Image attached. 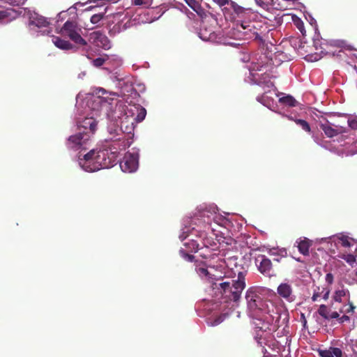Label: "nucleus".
<instances>
[{
	"mask_svg": "<svg viewBox=\"0 0 357 357\" xmlns=\"http://www.w3.org/2000/svg\"><path fill=\"white\" fill-rule=\"evenodd\" d=\"M217 211L218 208L214 204H202L197 206L193 215L183 218L179 238L183 241L190 235L202 236V233H211L219 245H231V240L223 236L222 231H218L215 226L228 228L233 225L231 220L218 213Z\"/></svg>",
	"mask_w": 357,
	"mask_h": 357,
	"instance_id": "1",
	"label": "nucleus"
},
{
	"mask_svg": "<svg viewBox=\"0 0 357 357\" xmlns=\"http://www.w3.org/2000/svg\"><path fill=\"white\" fill-rule=\"evenodd\" d=\"M297 19L292 13L278 11L270 17H264L253 11L243 12L238 20V26L234 34L244 37L243 39L263 41L264 38L271 31L283 23L289 24Z\"/></svg>",
	"mask_w": 357,
	"mask_h": 357,
	"instance_id": "2",
	"label": "nucleus"
},
{
	"mask_svg": "<svg viewBox=\"0 0 357 357\" xmlns=\"http://www.w3.org/2000/svg\"><path fill=\"white\" fill-rule=\"evenodd\" d=\"M263 292V289L252 287L247 290L245 294L247 312L259 330L268 328L274 321L275 316L278 315L275 305L265 298Z\"/></svg>",
	"mask_w": 357,
	"mask_h": 357,
	"instance_id": "3",
	"label": "nucleus"
},
{
	"mask_svg": "<svg viewBox=\"0 0 357 357\" xmlns=\"http://www.w3.org/2000/svg\"><path fill=\"white\" fill-rule=\"evenodd\" d=\"M109 95L116 96V93H108L104 89H99L96 92V95L87 93L85 96L79 93L76 97V107L79 110L82 108L83 114L98 116L102 112H105L109 118H112V114L107 112L110 109V105L113 104L114 98L105 96Z\"/></svg>",
	"mask_w": 357,
	"mask_h": 357,
	"instance_id": "4",
	"label": "nucleus"
},
{
	"mask_svg": "<svg viewBox=\"0 0 357 357\" xmlns=\"http://www.w3.org/2000/svg\"><path fill=\"white\" fill-rule=\"evenodd\" d=\"M146 115V110L139 104H132L126 100V103L117 102L112 119H116V123H120L119 130L127 134H131L134 130L135 124L142 121Z\"/></svg>",
	"mask_w": 357,
	"mask_h": 357,
	"instance_id": "5",
	"label": "nucleus"
},
{
	"mask_svg": "<svg viewBox=\"0 0 357 357\" xmlns=\"http://www.w3.org/2000/svg\"><path fill=\"white\" fill-rule=\"evenodd\" d=\"M78 165L82 169L87 172H94L101 169H109L115 164V155H109L107 149H91L89 152L77 155Z\"/></svg>",
	"mask_w": 357,
	"mask_h": 357,
	"instance_id": "6",
	"label": "nucleus"
},
{
	"mask_svg": "<svg viewBox=\"0 0 357 357\" xmlns=\"http://www.w3.org/2000/svg\"><path fill=\"white\" fill-rule=\"evenodd\" d=\"M271 61H272V64H275L272 57L261 54L258 58L253 57L251 64L248 67L250 75L248 77V79L249 82L261 86L265 90V93L270 92L271 89L275 91V88L267 75H259L257 71L262 70Z\"/></svg>",
	"mask_w": 357,
	"mask_h": 357,
	"instance_id": "7",
	"label": "nucleus"
},
{
	"mask_svg": "<svg viewBox=\"0 0 357 357\" xmlns=\"http://www.w3.org/2000/svg\"><path fill=\"white\" fill-rule=\"evenodd\" d=\"M216 288L220 289V293L223 297L227 298L228 301H238L241 293L245 288V273L239 271L238 273L237 280H232L229 282L214 284Z\"/></svg>",
	"mask_w": 357,
	"mask_h": 357,
	"instance_id": "8",
	"label": "nucleus"
},
{
	"mask_svg": "<svg viewBox=\"0 0 357 357\" xmlns=\"http://www.w3.org/2000/svg\"><path fill=\"white\" fill-rule=\"evenodd\" d=\"M198 36L201 40L206 42H211L214 43H219L223 45H228L233 47H238L243 43L240 42L242 40H248L249 39H236L230 37L229 31L227 36H223L220 31H215L211 26L204 24L201 26Z\"/></svg>",
	"mask_w": 357,
	"mask_h": 357,
	"instance_id": "9",
	"label": "nucleus"
},
{
	"mask_svg": "<svg viewBox=\"0 0 357 357\" xmlns=\"http://www.w3.org/2000/svg\"><path fill=\"white\" fill-rule=\"evenodd\" d=\"M296 245H312L321 244H330L334 245H352L357 244V239L349 237L344 233H339L337 234L331 236L326 238H316L315 240H310L306 237H301L296 241Z\"/></svg>",
	"mask_w": 357,
	"mask_h": 357,
	"instance_id": "10",
	"label": "nucleus"
},
{
	"mask_svg": "<svg viewBox=\"0 0 357 357\" xmlns=\"http://www.w3.org/2000/svg\"><path fill=\"white\" fill-rule=\"evenodd\" d=\"M215 3L219 4L220 6H225L222 8L224 16L227 20L234 22V27L229 31V36L231 38L236 39H243L244 37L236 36V34H234L236 32V29L238 28L240 16L243 12L251 11L250 10L244 9L242 7L238 6L234 2L229 0H213Z\"/></svg>",
	"mask_w": 357,
	"mask_h": 357,
	"instance_id": "11",
	"label": "nucleus"
},
{
	"mask_svg": "<svg viewBox=\"0 0 357 357\" xmlns=\"http://www.w3.org/2000/svg\"><path fill=\"white\" fill-rule=\"evenodd\" d=\"M24 15L29 16V29L33 36L47 35L51 32L50 22L47 18L35 12L24 8Z\"/></svg>",
	"mask_w": 357,
	"mask_h": 357,
	"instance_id": "12",
	"label": "nucleus"
},
{
	"mask_svg": "<svg viewBox=\"0 0 357 357\" xmlns=\"http://www.w3.org/2000/svg\"><path fill=\"white\" fill-rule=\"evenodd\" d=\"M91 139V137L89 136V134L78 131L77 133L70 135L67 139L66 145L68 150L77 151V155H79L89 149Z\"/></svg>",
	"mask_w": 357,
	"mask_h": 357,
	"instance_id": "13",
	"label": "nucleus"
},
{
	"mask_svg": "<svg viewBox=\"0 0 357 357\" xmlns=\"http://www.w3.org/2000/svg\"><path fill=\"white\" fill-rule=\"evenodd\" d=\"M60 33L68 36L78 45H86V41L82 37V29L75 22L67 20L60 30Z\"/></svg>",
	"mask_w": 357,
	"mask_h": 357,
	"instance_id": "14",
	"label": "nucleus"
},
{
	"mask_svg": "<svg viewBox=\"0 0 357 357\" xmlns=\"http://www.w3.org/2000/svg\"><path fill=\"white\" fill-rule=\"evenodd\" d=\"M119 128H114L113 129L110 126L108 127V130L110 135L116 134V135H122V134H120L119 132H121L123 133L122 131L119 130ZM125 132H123L124 134ZM128 136H126L125 135H123L122 137H119L115 139H113V137H111L109 140L113 141L114 144H112L113 148L110 149V153H109V155H111L112 153L114 154L115 158H116V153L119 151L124 150L126 148H128L132 143V140L130 137L131 134H128Z\"/></svg>",
	"mask_w": 357,
	"mask_h": 357,
	"instance_id": "15",
	"label": "nucleus"
},
{
	"mask_svg": "<svg viewBox=\"0 0 357 357\" xmlns=\"http://www.w3.org/2000/svg\"><path fill=\"white\" fill-rule=\"evenodd\" d=\"M119 165L123 172L133 173L136 172L139 167V150L132 149V152H127Z\"/></svg>",
	"mask_w": 357,
	"mask_h": 357,
	"instance_id": "16",
	"label": "nucleus"
},
{
	"mask_svg": "<svg viewBox=\"0 0 357 357\" xmlns=\"http://www.w3.org/2000/svg\"><path fill=\"white\" fill-rule=\"evenodd\" d=\"M84 118L79 117L77 121V130L84 134H89V136L92 137L96 130L97 122L95 116L86 114Z\"/></svg>",
	"mask_w": 357,
	"mask_h": 357,
	"instance_id": "17",
	"label": "nucleus"
},
{
	"mask_svg": "<svg viewBox=\"0 0 357 357\" xmlns=\"http://www.w3.org/2000/svg\"><path fill=\"white\" fill-rule=\"evenodd\" d=\"M89 41L93 45L105 50H109L111 47V43L108 38L99 31L91 33Z\"/></svg>",
	"mask_w": 357,
	"mask_h": 357,
	"instance_id": "18",
	"label": "nucleus"
},
{
	"mask_svg": "<svg viewBox=\"0 0 357 357\" xmlns=\"http://www.w3.org/2000/svg\"><path fill=\"white\" fill-rule=\"evenodd\" d=\"M319 127L328 137H333L339 134H343L347 131L346 128L335 125L328 121L320 122Z\"/></svg>",
	"mask_w": 357,
	"mask_h": 357,
	"instance_id": "19",
	"label": "nucleus"
},
{
	"mask_svg": "<svg viewBox=\"0 0 357 357\" xmlns=\"http://www.w3.org/2000/svg\"><path fill=\"white\" fill-rule=\"evenodd\" d=\"M277 292L278 296L286 301L290 303L295 301L292 286L289 282H282L280 284L278 287Z\"/></svg>",
	"mask_w": 357,
	"mask_h": 357,
	"instance_id": "20",
	"label": "nucleus"
},
{
	"mask_svg": "<svg viewBox=\"0 0 357 357\" xmlns=\"http://www.w3.org/2000/svg\"><path fill=\"white\" fill-rule=\"evenodd\" d=\"M22 13V10L7 8L0 10V24H7Z\"/></svg>",
	"mask_w": 357,
	"mask_h": 357,
	"instance_id": "21",
	"label": "nucleus"
},
{
	"mask_svg": "<svg viewBox=\"0 0 357 357\" xmlns=\"http://www.w3.org/2000/svg\"><path fill=\"white\" fill-rule=\"evenodd\" d=\"M318 354L321 357H342V351L337 347H331L328 349H319Z\"/></svg>",
	"mask_w": 357,
	"mask_h": 357,
	"instance_id": "22",
	"label": "nucleus"
},
{
	"mask_svg": "<svg viewBox=\"0 0 357 357\" xmlns=\"http://www.w3.org/2000/svg\"><path fill=\"white\" fill-rule=\"evenodd\" d=\"M318 314L324 319L329 320L332 319H339L340 314L339 312L337 311H333L331 313H329V310L328 308V306L326 305H321L320 307L318 308Z\"/></svg>",
	"mask_w": 357,
	"mask_h": 357,
	"instance_id": "23",
	"label": "nucleus"
},
{
	"mask_svg": "<svg viewBox=\"0 0 357 357\" xmlns=\"http://www.w3.org/2000/svg\"><path fill=\"white\" fill-rule=\"evenodd\" d=\"M136 19L134 18L132 20H128L126 22H122L121 24H117L114 25V26L110 29L111 33H116L121 31H123L128 28L135 25L137 23L135 22Z\"/></svg>",
	"mask_w": 357,
	"mask_h": 357,
	"instance_id": "24",
	"label": "nucleus"
},
{
	"mask_svg": "<svg viewBox=\"0 0 357 357\" xmlns=\"http://www.w3.org/2000/svg\"><path fill=\"white\" fill-rule=\"evenodd\" d=\"M52 40L56 47L63 50H69L73 49L74 47V46L70 42L61 39L58 36H53Z\"/></svg>",
	"mask_w": 357,
	"mask_h": 357,
	"instance_id": "25",
	"label": "nucleus"
},
{
	"mask_svg": "<svg viewBox=\"0 0 357 357\" xmlns=\"http://www.w3.org/2000/svg\"><path fill=\"white\" fill-rule=\"evenodd\" d=\"M343 298H347V301H350V292L347 289L342 288L341 289L336 290L335 291V294L333 296V301L339 303L342 302Z\"/></svg>",
	"mask_w": 357,
	"mask_h": 357,
	"instance_id": "26",
	"label": "nucleus"
},
{
	"mask_svg": "<svg viewBox=\"0 0 357 357\" xmlns=\"http://www.w3.org/2000/svg\"><path fill=\"white\" fill-rule=\"evenodd\" d=\"M257 100L259 102H261L263 105L267 107L268 108H269L270 109H271L272 111H274V112H277L275 110V107L273 106L274 105V103H273V100L271 98H269V97L268 96H266V94H264V95H261V96H258L257 97Z\"/></svg>",
	"mask_w": 357,
	"mask_h": 357,
	"instance_id": "27",
	"label": "nucleus"
},
{
	"mask_svg": "<svg viewBox=\"0 0 357 357\" xmlns=\"http://www.w3.org/2000/svg\"><path fill=\"white\" fill-rule=\"evenodd\" d=\"M328 43L331 46L343 47V48H346L347 50L351 49L350 45H347L346 42L344 40H331L329 42H328L326 40H324V42L321 43V45H328Z\"/></svg>",
	"mask_w": 357,
	"mask_h": 357,
	"instance_id": "28",
	"label": "nucleus"
},
{
	"mask_svg": "<svg viewBox=\"0 0 357 357\" xmlns=\"http://www.w3.org/2000/svg\"><path fill=\"white\" fill-rule=\"evenodd\" d=\"M259 269L261 273L264 274H268L271 269V260L267 259H263L262 261H261L260 262Z\"/></svg>",
	"mask_w": 357,
	"mask_h": 357,
	"instance_id": "29",
	"label": "nucleus"
},
{
	"mask_svg": "<svg viewBox=\"0 0 357 357\" xmlns=\"http://www.w3.org/2000/svg\"><path fill=\"white\" fill-rule=\"evenodd\" d=\"M279 102L284 105L289 107H295L297 104V101L295 100V98L290 95H287L280 98Z\"/></svg>",
	"mask_w": 357,
	"mask_h": 357,
	"instance_id": "30",
	"label": "nucleus"
},
{
	"mask_svg": "<svg viewBox=\"0 0 357 357\" xmlns=\"http://www.w3.org/2000/svg\"><path fill=\"white\" fill-rule=\"evenodd\" d=\"M107 64H112L114 68H116L122 64L121 59L116 55L107 56Z\"/></svg>",
	"mask_w": 357,
	"mask_h": 357,
	"instance_id": "31",
	"label": "nucleus"
},
{
	"mask_svg": "<svg viewBox=\"0 0 357 357\" xmlns=\"http://www.w3.org/2000/svg\"><path fill=\"white\" fill-rule=\"evenodd\" d=\"M84 4L83 3H76L75 4H74L73 6H71L70 8H68V10H67V12H69L70 13H73V14H75L76 13V10H77V6H83ZM66 11H61L60 12L57 17H58V21L59 20H63V18H64V15H66Z\"/></svg>",
	"mask_w": 357,
	"mask_h": 357,
	"instance_id": "32",
	"label": "nucleus"
},
{
	"mask_svg": "<svg viewBox=\"0 0 357 357\" xmlns=\"http://www.w3.org/2000/svg\"><path fill=\"white\" fill-rule=\"evenodd\" d=\"M339 257L344 259L350 266H353L356 262V258L353 254H340Z\"/></svg>",
	"mask_w": 357,
	"mask_h": 357,
	"instance_id": "33",
	"label": "nucleus"
},
{
	"mask_svg": "<svg viewBox=\"0 0 357 357\" xmlns=\"http://www.w3.org/2000/svg\"><path fill=\"white\" fill-rule=\"evenodd\" d=\"M294 122L305 132H311L310 126L306 121L303 120V119H297V120H294Z\"/></svg>",
	"mask_w": 357,
	"mask_h": 357,
	"instance_id": "34",
	"label": "nucleus"
},
{
	"mask_svg": "<svg viewBox=\"0 0 357 357\" xmlns=\"http://www.w3.org/2000/svg\"><path fill=\"white\" fill-rule=\"evenodd\" d=\"M278 247H272L270 248V255H275L279 254L281 257H284L287 255V252L284 248H282L281 250L278 249Z\"/></svg>",
	"mask_w": 357,
	"mask_h": 357,
	"instance_id": "35",
	"label": "nucleus"
},
{
	"mask_svg": "<svg viewBox=\"0 0 357 357\" xmlns=\"http://www.w3.org/2000/svg\"><path fill=\"white\" fill-rule=\"evenodd\" d=\"M347 123L351 129L357 130V116L349 115L347 119Z\"/></svg>",
	"mask_w": 357,
	"mask_h": 357,
	"instance_id": "36",
	"label": "nucleus"
},
{
	"mask_svg": "<svg viewBox=\"0 0 357 357\" xmlns=\"http://www.w3.org/2000/svg\"><path fill=\"white\" fill-rule=\"evenodd\" d=\"M92 63L96 67H100L104 63H107V56L105 57H98L92 61Z\"/></svg>",
	"mask_w": 357,
	"mask_h": 357,
	"instance_id": "37",
	"label": "nucleus"
},
{
	"mask_svg": "<svg viewBox=\"0 0 357 357\" xmlns=\"http://www.w3.org/2000/svg\"><path fill=\"white\" fill-rule=\"evenodd\" d=\"M132 3L135 6L149 7L152 4V0H132Z\"/></svg>",
	"mask_w": 357,
	"mask_h": 357,
	"instance_id": "38",
	"label": "nucleus"
},
{
	"mask_svg": "<svg viewBox=\"0 0 357 357\" xmlns=\"http://www.w3.org/2000/svg\"><path fill=\"white\" fill-rule=\"evenodd\" d=\"M294 24L297 26L298 29L301 32V33L304 36L305 33V30L304 28V24L303 21L297 17V19L294 21Z\"/></svg>",
	"mask_w": 357,
	"mask_h": 357,
	"instance_id": "39",
	"label": "nucleus"
},
{
	"mask_svg": "<svg viewBox=\"0 0 357 357\" xmlns=\"http://www.w3.org/2000/svg\"><path fill=\"white\" fill-rule=\"evenodd\" d=\"M180 255H181V257H183L184 259V260H186L188 261L192 262L195 259L194 255L184 252L183 250H181Z\"/></svg>",
	"mask_w": 357,
	"mask_h": 357,
	"instance_id": "40",
	"label": "nucleus"
},
{
	"mask_svg": "<svg viewBox=\"0 0 357 357\" xmlns=\"http://www.w3.org/2000/svg\"><path fill=\"white\" fill-rule=\"evenodd\" d=\"M347 304H349V307H347L344 310H343V308H340V312H344L349 314V313H353L354 312V309H356V307L354 305V303L350 300H349V303H347Z\"/></svg>",
	"mask_w": 357,
	"mask_h": 357,
	"instance_id": "41",
	"label": "nucleus"
},
{
	"mask_svg": "<svg viewBox=\"0 0 357 357\" xmlns=\"http://www.w3.org/2000/svg\"><path fill=\"white\" fill-rule=\"evenodd\" d=\"M255 1L261 6H275V0H255Z\"/></svg>",
	"mask_w": 357,
	"mask_h": 357,
	"instance_id": "42",
	"label": "nucleus"
},
{
	"mask_svg": "<svg viewBox=\"0 0 357 357\" xmlns=\"http://www.w3.org/2000/svg\"><path fill=\"white\" fill-rule=\"evenodd\" d=\"M103 18V14H95L91 17L90 21L92 24H98Z\"/></svg>",
	"mask_w": 357,
	"mask_h": 357,
	"instance_id": "43",
	"label": "nucleus"
},
{
	"mask_svg": "<svg viewBox=\"0 0 357 357\" xmlns=\"http://www.w3.org/2000/svg\"><path fill=\"white\" fill-rule=\"evenodd\" d=\"M26 0H7V3L13 6H20L23 5Z\"/></svg>",
	"mask_w": 357,
	"mask_h": 357,
	"instance_id": "44",
	"label": "nucleus"
},
{
	"mask_svg": "<svg viewBox=\"0 0 357 357\" xmlns=\"http://www.w3.org/2000/svg\"><path fill=\"white\" fill-rule=\"evenodd\" d=\"M297 248H298V250L301 254L305 255V256L310 255V250H309L310 248L309 247H297Z\"/></svg>",
	"mask_w": 357,
	"mask_h": 357,
	"instance_id": "45",
	"label": "nucleus"
},
{
	"mask_svg": "<svg viewBox=\"0 0 357 357\" xmlns=\"http://www.w3.org/2000/svg\"><path fill=\"white\" fill-rule=\"evenodd\" d=\"M325 280L328 284H332L333 282V275L332 273H327L325 276Z\"/></svg>",
	"mask_w": 357,
	"mask_h": 357,
	"instance_id": "46",
	"label": "nucleus"
},
{
	"mask_svg": "<svg viewBox=\"0 0 357 357\" xmlns=\"http://www.w3.org/2000/svg\"><path fill=\"white\" fill-rule=\"evenodd\" d=\"M350 317L347 314H343L342 316L340 317L338 319V321L340 324H343L346 321H349Z\"/></svg>",
	"mask_w": 357,
	"mask_h": 357,
	"instance_id": "47",
	"label": "nucleus"
},
{
	"mask_svg": "<svg viewBox=\"0 0 357 357\" xmlns=\"http://www.w3.org/2000/svg\"><path fill=\"white\" fill-rule=\"evenodd\" d=\"M278 57L279 61H284L286 59V56L283 53L277 52V54L274 56V59L276 60Z\"/></svg>",
	"mask_w": 357,
	"mask_h": 357,
	"instance_id": "48",
	"label": "nucleus"
},
{
	"mask_svg": "<svg viewBox=\"0 0 357 357\" xmlns=\"http://www.w3.org/2000/svg\"><path fill=\"white\" fill-rule=\"evenodd\" d=\"M185 2L188 5L191 7L193 10H195V7L197 6V2L195 0H185Z\"/></svg>",
	"mask_w": 357,
	"mask_h": 357,
	"instance_id": "49",
	"label": "nucleus"
},
{
	"mask_svg": "<svg viewBox=\"0 0 357 357\" xmlns=\"http://www.w3.org/2000/svg\"><path fill=\"white\" fill-rule=\"evenodd\" d=\"M253 238L251 236H247L245 238V245H254L256 243L252 242Z\"/></svg>",
	"mask_w": 357,
	"mask_h": 357,
	"instance_id": "50",
	"label": "nucleus"
},
{
	"mask_svg": "<svg viewBox=\"0 0 357 357\" xmlns=\"http://www.w3.org/2000/svg\"><path fill=\"white\" fill-rule=\"evenodd\" d=\"M309 22L311 25H314L317 26V22L314 18H313L311 15H309Z\"/></svg>",
	"mask_w": 357,
	"mask_h": 357,
	"instance_id": "51",
	"label": "nucleus"
},
{
	"mask_svg": "<svg viewBox=\"0 0 357 357\" xmlns=\"http://www.w3.org/2000/svg\"><path fill=\"white\" fill-rule=\"evenodd\" d=\"M199 274L207 275L208 271L206 270V268H199Z\"/></svg>",
	"mask_w": 357,
	"mask_h": 357,
	"instance_id": "52",
	"label": "nucleus"
},
{
	"mask_svg": "<svg viewBox=\"0 0 357 357\" xmlns=\"http://www.w3.org/2000/svg\"><path fill=\"white\" fill-rule=\"evenodd\" d=\"M320 296H321V294H319L318 292L314 293L313 296H312V301H317V298Z\"/></svg>",
	"mask_w": 357,
	"mask_h": 357,
	"instance_id": "53",
	"label": "nucleus"
},
{
	"mask_svg": "<svg viewBox=\"0 0 357 357\" xmlns=\"http://www.w3.org/2000/svg\"><path fill=\"white\" fill-rule=\"evenodd\" d=\"M283 116H285L287 117L288 119L291 120V121H294V120H297L298 119H295L294 117H293L292 116H290V115H285V114H282Z\"/></svg>",
	"mask_w": 357,
	"mask_h": 357,
	"instance_id": "54",
	"label": "nucleus"
},
{
	"mask_svg": "<svg viewBox=\"0 0 357 357\" xmlns=\"http://www.w3.org/2000/svg\"><path fill=\"white\" fill-rule=\"evenodd\" d=\"M328 295H329V291H326L325 294L324 295V299L326 301V300H328Z\"/></svg>",
	"mask_w": 357,
	"mask_h": 357,
	"instance_id": "55",
	"label": "nucleus"
},
{
	"mask_svg": "<svg viewBox=\"0 0 357 357\" xmlns=\"http://www.w3.org/2000/svg\"><path fill=\"white\" fill-rule=\"evenodd\" d=\"M190 241H192L193 242V243L191 245H196V246L199 245V243L198 242L195 241L194 239L191 238V239H190Z\"/></svg>",
	"mask_w": 357,
	"mask_h": 357,
	"instance_id": "56",
	"label": "nucleus"
},
{
	"mask_svg": "<svg viewBox=\"0 0 357 357\" xmlns=\"http://www.w3.org/2000/svg\"><path fill=\"white\" fill-rule=\"evenodd\" d=\"M321 53H325V54H327V51H326V49L323 47H321Z\"/></svg>",
	"mask_w": 357,
	"mask_h": 357,
	"instance_id": "57",
	"label": "nucleus"
},
{
	"mask_svg": "<svg viewBox=\"0 0 357 357\" xmlns=\"http://www.w3.org/2000/svg\"><path fill=\"white\" fill-rule=\"evenodd\" d=\"M183 245L187 246V245H190V244H189V243L186 242V243H184Z\"/></svg>",
	"mask_w": 357,
	"mask_h": 357,
	"instance_id": "58",
	"label": "nucleus"
},
{
	"mask_svg": "<svg viewBox=\"0 0 357 357\" xmlns=\"http://www.w3.org/2000/svg\"><path fill=\"white\" fill-rule=\"evenodd\" d=\"M273 260H275V261H279V259L278 258H274Z\"/></svg>",
	"mask_w": 357,
	"mask_h": 357,
	"instance_id": "59",
	"label": "nucleus"
},
{
	"mask_svg": "<svg viewBox=\"0 0 357 357\" xmlns=\"http://www.w3.org/2000/svg\"><path fill=\"white\" fill-rule=\"evenodd\" d=\"M296 259L298 261H301V259L299 258H296Z\"/></svg>",
	"mask_w": 357,
	"mask_h": 357,
	"instance_id": "60",
	"label": "nucleus"
},
{
	"mask_svg": "<svg viewBox=\"0 0 357 357\" xmlns=\"http://www.w3.org/2000/svg\"><path fill=\"white\" fill-rule=\"evenodd\" d=\"M197 248V249H196V250L195 251V252H198V248Z\"/></svg>",
	"mask_w": 357,
	"mask_h": 357,
	"instance_id": "61",
	"label": "nucleus"
},
{
	"mask_svg": "<svg viewBox=\"0 0 357 357\" xmlns=\"http://www.w3.org/2000/svg\"><path fill=\"white\" fill-rule=\"evenodd\" d=\"M113 1H114V2H116L118 0H113Z\"/></svg>",
	"mask_w": 357,
	"mask_h": 357,
	"instance_id": "62",
	"label": "nucleus"
},
{
	"mask_svg": "<svg viewBox=\"0 0 357 357\" xmlns=\"http://www.w3.org/2000/svg\"><path fill=\"white\" fill-rule=\"evenodd\" d=\"M264 357H267V356H264Z\"/></svg>",
	"mask_w": 357,
	"mask_h": 357,
	"instance_id": "63",
	"label": "nucleus"
}]
</instances>
